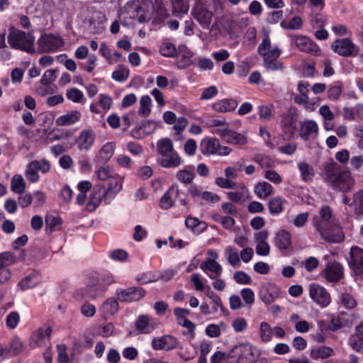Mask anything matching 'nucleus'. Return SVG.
Instances as JSON below:
<instances>
[{
  "mask_svg": "<svg viewBox=\"0 0 363 363\" xmlns=\"http://www.w3.org/2000/svg\"><path fill=\"white\" fill-rule=\"evenodd\" d=\"M130 71L128 68L121 67L112 72V78L116 82H124L129 77Z\"/></svg>",
  "mask_w": 363,
  "mask_h": 363,
  "instance_id": "nucleus-60",
  "label": "nucleus"
},
{
  "mask_svg": "<svg viewBox=\"0 0 363 363\" xmlns=\"http://www.w3.org/2000/svg\"><path fill=\"white\" fill-rule=\"evenodd\" d=\"M157 152L164 158L159 164L164 168H176L183 163L182 157L174 149L172 140L168 138H162L157 142Z\"/></svg>",
  "mask_w": 363,
  "mask_h": 363,
  "instance_id": "nucleus-3",
  "label": "nucleus"
},
{
  "mask_svg": "<svg viewBox=\"0 0 363 363\" xmlns=\"http://www.w3.org/2000/svg\"><path fill=\"white\" fill-rule=\"evenodd\" d=\"M325 278L329 282H338L343 277V267L337 262L328 263L324 270Z\"/></svg>",
  "mask_w": 363,
  "mask_h": 363,
  "instance_id": "nucleus-19",
  "label": "nucleus"
},
{
  "mask_svg": "<svg viewBox=\"0 0 363 363\" xmlns=\"http://www.w3.org/2000/svg\"><path fill=\"white\" fill-rule=\"evenodd\" d=\"M301 179L303 182L311 181L315 175L314 169L309 164L305 162H299L298 164Z\"/></svg>",
  "mask_w": 363,
  "mask_h": 363,
  "instance_id": "nucleus-38",
  "label": "nucleus"
},
{
  "mask_svg": "<svg viewBox=\"0 0 363 363\" xmlns=\"http://www.w3.org/2000/svg\"><path fill=\"white\" fill-rule=\"evenodd\" d=\"M81 113L78 111H72L67 114L60 116L56 120V123L60 126L71 125L79 121Z\"/></svg>",
  "mask_w": 363,
  "mask_h": 363,
  "instance_id": "nucleus-28",
  "label": "nucleus"
},
{
  "mask_svg": "<svg viewBox=\"0 0 363 363\" xmlns=\"http://www.w3.org/2000/svg\"><path fill=\"white\" fill-rule=\"evenodd\" d=\"M139 114L146 117L150 115L151 111L152 99L148 95H143L140 100Z\"/></svg>",
  "mask_w": 363,
  "mask_h": 363,
  "instance_id": "nucleus-47",
  "label": "nucleus"
},
{
  "mask_svg": "<svg viewBox=\"0 0 363 363\" xmlns=\"http://www.w3.org/2000/svg\"><path fill=\"white\" fill-rule=\"evenodd\" d=\"M318 131V126L314 121L308 120L301 123L300 137L304 141L309 140V136L312 133H317Z\"/></svg>",
  "mask_w": 363,
  "mask_h": 363,
  "instance_id": "nucleus-29",
  "label": "nucleus"
},
{
  "mask_svg": "<svg viewBox=\"0 0 363 363\" xmlns=\"http://www.w3.org/2000/svg\"><path fill=\"white\" fill-rule=\"evenodd\" d=\"M118 300L114 297L107 298L102 304V308L106 313L112 315L118 311Z\"/></svg>",
  "mask_w": 363,
  "mask_h": 363,
  "instance_id": "nucleus-45",
  "label": "nucleus"
},
{
  "mask_svg": "<svg viewBox=\"0 0 363 363\" xmlns=\"http://www.w3.org/2000/svg\"><path fill=\"white\" fill-rule=\"evenodd\" d=\"M39 282L40 278L38 273L35 271H33L18 282L17 288L21 291H25L35 287Z\"/></svg>",
  "mask_w": 363,
  "mask_h": 363,
  "instance_id": "nucleus-22",
  "label": "nucleus"
},
{
  "mask_svg": "<svg viewBox=\"0 0 363 363\" xmlns=\"http://www.w3.org/2000/svg\"><path fill=\"white\" fill-rule=\"evenodd\" d=\"M195 176L194 166L191 164L185 166L183 169L179 170L175 175L177 180L185 184H191Z\"/></svg>",
  "mask_w": 363,
  "mask_h": 363,
  "instance_id": "nucleus-26",
  "label": "nucleus"
},
{
  "mask_svg": "<svg viewBox=\"0 0 363 363\" xmlns=\"http://www.w3.org/2000/svg\"><path fill=\"white\" fill-rule=\"evenodd\" d=\"M343 84L340 81L334 82L328 89V98L331 101H337L342 92Z\"/></svg>",
  "mask_w": 363,
  "mask_h": 363,
  "instance_id": "nucleus-41",
  "label": "nucleus"
},
{
  "mask_svg": "<svg viewBox=\"0 0 363 363\" xmlns=\"http://www.w3.org/2000/svg\"><path fill=\"white\" fill-rule=\"evenodd\" d=\"M331 48L335 53L342 57H355L358 54L357 45L348 38L336 39Z\"/></svg>",
  "mask_w": 363,
  "mask_h": 363,
  "instance_id": "nucleus-12",
  "label": "nucleus"
},
{
  "mask_svg": "<svg viewBox=\"0 0 363 363\" xmlns=\"http://www.w3.org/2000/svg\"><path fill=\"white\" fill-rule=\"evenodd\" d=\"M200 268L204 272L210 271L216 274V276L208 275L211 279H215L216 277H219L222 273V266L217 262L216 260L212 259H208L204 263H201Z\"/></svg>",
  "mask_w": 363,
  "mask_h": 363,
  "instance_id": "nucleus-30",
  "label": "nucleus"
},
{
  "mask_svg": "<svg viewBox=\"0 0 363 363\" xmlns=\"http://www.w3.org/2000/svg\"><path fill=\"white\" fill-rule=\"evenodd\" d=\"M25 257L26 252L24 250H21L18 255H15L14 253L11 252H4L0 253V264L8 268V267L23 260Z\"/></svg>",
  "mask_w": 363,
  "mask_h": 363,
  "instance_id": "nucleus-24",
  "label": "nucleus"
},
{
  "mask_svg": "<svg viewBox=\"0 0 363 363\" xmlns=\"http://www.w3.org/2000/svg\"><path fill=\"white\" fill-rule=\"evenodd\" d=\"M11 190L16 194H22L26 189V182L21 174H15L11 181Z\"/></svg>",
  "mask_w": 363,
  "mask_h": 363,
  "instance_id": "nucleus-42",
  "label": "nucleus"
},
{
  "mask_svg": "<svg viewBox=\"0 0 363 363\" xmlns=\"http://www.w3.org/2000/svg\"><path fill=\"white\" fill-rule=\"evenodd\" d=\"M248 193L247 187L243 184L239 185V191L227 193L228 199L233 203H240L243 197Z\"/></svg>",
  "mask_w": 363,
  "mask_h": 363,
  "instance_id": "nucleus-44",
  "label": "nucleus"
},
{
  "mask_svg": "<svg viewBox=\"0 0 363 363\" xmlns=\"http://www.w3.org/2000/svg\"><path fill=\"white\" fill-rule=\"evenodd\" d=\"M191 14L203 28L206 29L209 28L213 13L208 9L206 3L203 0L196 1Z\"/></svg>",
  "mask_w": 363,
  "mask_h": 363,
  "instance_id": "nucleus-8",
  "label": "nucleus"
},
{
  "mask_svg": "<svg viewBox=\"0 0 363 363\" xmlns=\"http://www.w3.org/2000/svg\"><path fill=\"white\" fill-rule=\"evenodd\" d=\"M349 345L357 352H363V336L352 335L349 338Z\"/></svg>",
  "mask_w": 363,
  "mask_h": 363,
  "instance_id": "nucleus-54",
  "label": "nucleus"
},
{
  "mask_svg": "<svg viewBox=\"0 0 363 363\" xmlns=\"http://www.w3.org/2000/svg\"><path fill=\"white\" fill-rule=\"evenodd\" d=\"M273 328L267 322H262L259 328L260 338L262 342H268L272 340Z\"/></svg>",
  "mask_w": 363,
  "mask_h": 363,
  "instance_id": "nucleus-48",
  "label": "nucleus"
},
{
  "mask_svg": "<svg viewBox=\"0 0 363 363\" xmlns=\"http://www.w3.org/2000/svg\"><path fill=\"white\" fill-rule=\"evenodd\" d=\"M56 72L57 69H48L43 74L42 78L40 79V83L48 87L52 82H54L56 79Z\"/></svg>",
  "mask_w": 363,
  "mask_h": 363,
  "instance_id": "nucleus-59",
  "label": "nucleus"
},
{
  "mask_svg": "<svg viewBox=\"0 0 363 363\" xmlns=\"http://www.w3.org/2000/svg\"><path fill=\"white\" fill-rule=\"evenodd\" d=\"M350 206L357 214L363 215V190L358 191L353 195V200Z\"/></svg>",
  "mask_w": 363,
  "mask_h": 363,
  "instance_id": "nucleus-43",
  "label": "nucleus"
},
{
  "mask_svg": "<svg viewBox=\"0 0 363 363\" xmlns=\"http://www.w3.org/2000/svg\"><path fill=\"white\" fill-rule=\"evenodd\" d=\"M151 345L155 350L170 351L179 347V341L177 338L171 335H165L153 338Z\"/></svg>",
  "mask_w": 363,
  "mask_h": 363,
  "instance_id": "nucleus-14",
  "label": "nucleus"
},
{
  "mask_svg": "<svg viewBox=\"0 0 363 363\" xmlns=\"http://www.w3.org/2000/svg\"><path fill=\"white\" fill-rule=\"evenodd\" d=\"M122 14L124 18L137 20L140 23L147 22L150 20L139 0L128 1L124 6Z\"/></svg>",
  "mask_w": 363,
  "mask_h": 363,
  "instance_id": "nucleus-9",
  "label": "nucleus"
},
{
  "mask_svg": "<svg viewBox=\"0 0 363 363\" xmlns=\"http://www.w3.org/2000/svg\"><path fill=\"white\" fill-rule=\"evenodd\" d=\"M186 227L194 233H201L207 228L206 222L199 220L197 218L188 216L185 219Z\"/></svg>",
  "mask_w": 363,
  "mask_h": 363,
  "instance_id": "nucleus-31",
  "label": "nucleus"
},
{
  "mask_svg": "<svg viewBox=\"0 0 363 363\" xmlns=\"http://www.w3.org/2000/svg\"><path fill=\"white\" fill-rule=\"evenodd\" d=\"M114 282V277L111 272L104 271L97 273L91 277V284L84 289V294L91 298L103 296Z\"/></svg>",
  "mask_w": 363,
  "mask_h": 363,
  "instance_id": "nucleus-6",
  "label": "nucleus"
},
{
  "mask_svg": "<svg viewBox=\"0 0 363 363\" xmlns=\"http://www.w3.org/2000/svg\"><path fill=\"white\" fill-rule=\"evenodd\" d=\"M154 318L141 314L138 316L135 321V329L140 334H150L156 328V325L152 322Z\"/></svg>",
  "mask_w": 363,
  "mask_h": 363,
  "instance_id": "nucleus-17",
  "label": "nucleus"
},
{
  "mask_svg": "<svg viewBox=\"0 0 363 363\" xmlns=\"http://www.w3.org/2000/svg\"><path fill=\"white\" fill-rule=\"evenodd\" d=\"M157 280V278L152 272H145L139 274L135 277V281L140 285H145Z\"/></svg>",
  "mask_w": 363,
  "mask_h": 363,
  "instance_id": "nucleus-51",
  "label": "nucleus"
},
{
  "mask_svg": "<svg viewBox=\"0 0 363 363\" xmlns=\"http://www.w3.org/2000/svg\"><path fill=\"white\" fill-rule=\"evenodd\" d=\"M108 188H106L107 191V197L106 200V204H109L112 200L115 198L116 195L121 190L122 184L113 178H111L108 180Z\"/></svg>",
  "mask_w": 363,
  "mask_h": 363,
  "instance_id": "nucleus-34",
  "label": "nucleus"
},
{
  "mask_svg": "<svg viewBox=\"0 0 363 363\" xmlns=\"http://www.w3.org/2000/svg\"><path fill=\"white\" fill-rule=\"evenodd\" d=\"M264 66L270 70H278L282 67V64L277 59L271 57L269 54L264 55Z\"/></svg>",
  "mask_w": 363,
  "mask_h": 363,
  "instance_id": "nucleus-61",
  "label": "nucleus"
},
{
  "mask_svg": "<svg viewBox=\"0 0 363 363\" xmlns=\"http://www.w3.org/2000/svg\"><path fill=\"white\" fill-rule=\"evenodd\" d=\"M340 301L346 308L352 309L357 306V301L354 298L347 293L341 294Z\"/></svg>",
  "mask_w": 363,
  "mask_h": 363,
  "instance_id": "nucleus-63",
  "label": "nucleus"
},
{
  "mask_svg": "<svg viewBox=\"0 0 363 363\" xmlns=\"http://www.w3.org/2000/svg\"><path fill=\"white\" fill-rule=\"evenodd\" d=\"M225 256L228 262L233 266H240V259L238 250L233 247H229L225 250Z\"/></svg>",
  "mask_w": 363,
  "mask_h": 363,
  "instance_id": "nucleus-50",
  "label": "nucleus"
},
{
  "mask_svg": "<svg viewBox=\"0 0 363 363\" xmlns=\"http://www.w3.org/2000/svg\"><path fill=\"white\" fill-rule=\"evenodd\" d=\"M255 350L249 342L235 345L228 351V363H267L264 358L255 359Z\"/></svg>",
  "mask_w": 363,
  "mask_h": 363,
  "instance_id": "nucleus-5",
  "label": "nucleus"
},
{
  "mask_svg": "<svg viewBox=\"0 0 363 363\" xmlns=\"http://www.w3.org/2000/svg\"><path fill=\"white\" fill-rule=\"evenodd\" d=\"M95 138V133L91 129L82 130L75 140L77 148L82 151L90 150L94 143Z\"/></svg>",
  "mask_w": 363,
  "mask_h": 363,
  "instance_id": "nucleus-15",
  "label": "nucleus"
},
{
  "mask_svg": "<svg viewBox=\"0 0 363 363\" xmlns=\"http://www.w3.org/2000/svg\"><path fill=\"white\" fill-rule=\"evenodd\" d=\"M66 96L74 103H82L84 99V94L77 88H72L67 91Z\"/></svg>",
  "mask_w": 363,
  "mask_h": 363,
  "instance_id": "nucleus-55",
  "label": "nucleus"
},
{
  "mask_svg": "<svg viewBox=\"0 0 363 363\" xmlns=\"http://www.w3.org/2000/svg\"><path fill=\"white\" fill-rule=\"evenodd\" d=\"M52 330L50 327H48L45 329L42 328H39L33 335V336L36 337V344L41 343L45 339H50L52 334Z\"/></svg>",
  "mask_w": 363,
  "mask_h": 363,
  "instance_id": "nucleus-58",
  "label": "nucleus"
},
{
  "mask_svg": "<svg viewBox=\"0 0 363 363\" xmlns=\"http://www.w3.org/2000/svg\"><path fill=\"white\" fill-rule=\"evenodd\" d=\"M287 203L285 199L281 196H276L268 202V208L270 214L278 215L284 211V205Z\"/></svg>",
  "mask_w": 363,
  "mask_h": 363,
  "instance_id": "nucleus-32",
  "label": "nucleus"
},
{
  "mask_svg": "<svg viewBox=\"0 0 363 363\" xmlns=\"http://www.w3.org/2000/svg\"><path fill=\"white\" fill-rule=\"evenodd\" d=\"M291 44L294 45L301 52L310 53L314 56H319L320 55L321 50L318 45L305 35H291Z\"/></svg>",
  "mask_w": 363,
  "mask_h": 363,
  "instance_id": "nucleus-11",
  "label": "nucleus"
},
{
  "mask_svg": "<svg viewBox=\"0 0 363 363\" xmlns=\"http://www.w3.org/2000/svg\"><path fill=\"white\" fill-rule=\"evenodd\" d=\"M333 350L327 346H320L311 350L310 356L313 359H326L332 356Z\"/></svg>",
  "mask_w": 363,
  "mask_h": 363,
  "instance_id": "nucleus-36",
  "label": "nucleus"
},
{
  "mask_svg": "<svg viewBox=\"0 0 363 363\" xmlns=\"http://www.w3.org/2000/svg\"><path fill=\"white\" fill-rule=\"evenodd\" d=\"M281 126L286 134L289 135L290 137L294 136L296 125L292 116L289 115L286 116L281 121Z\"/></svg>",
  "mask_w": 363,
  "mask_h": 363,
  "instance_id": "nucleus-46",
  "label": "nucleus"
},
{
  "mask_svg": "<svg viewBox=\"0 0 363 363\" xmlns=\"http://www.w3.org/2000/svg\"><path fill=\"white\" fill-rule=\"evenodd\" d=\"M348 262L357 273L363 274V249L357 246L352 247Z\"/></svg>",
  "mask_w": 363,
  "mask_h": 363,
  "instance_id": "nucleus-18",
  "label": "nucleus"
},
{
  "mask_svg": "<svg viewBox=\"0 0 363 363\" xmlns=\"http://www.w3.org/2000/svg\"><path fill=\"white\" fill-rule=\"evenodd\" d=\"M67 346L65 344L57 345V361L59 363H67L69 360L67 353Z\"/></svg>",
  "mask_w": 363,
  "mask_h": 363,
  "instance_id": "nucleus-64",
  "label": "nucleus"
},
{
  "mask_svg": "<svg viewBox=\"0 0 363 363\" xmlns=\"http://www.w3.org/2000/svg\"><path fill=\"white\" fill-rule=\"evenodd\" d=\"M279 295V289L275 286H270L266 289L261 290L259 296L262 301L266 304L274 302Z\"/></svg>",
  "mask_w": 363,
  "mask_h": 363,
  "instance_id": "nucleus-33",
  "label": "nucleus"
},
{
  "mask_svg": "<svg viewBox=\"0 0 363 363\" xmlns=\"http://www.w3.org/2000/svg\"><path fill=\"white\" fill-rule=\"evenodd\" d=\"M25 176L26 179L32 183L38 182L40 179L38 170L32 166L31 162H29L27 166V169L25 172Z\"/></svg>",
  "mask_w": 363,
  "mask_h": 363,
  "instance_id": "nucleus-62",
  "label": "nucleus"
},
{
  "mask_svg": "<svg viewBox=\"0 0 363 363\" xmlns=\"http://www.w3.org/2000/svg\"><path fill=\"white\" fill-rule=\"evenodd\" d=\"M309 296L322 308L328 306L331 302V297L327 289L318 284H310Z\"/></svg>",
  "mask_w": 363,
  "mask_h": 363,
  "instance_id": "nucleus-13",
  "label": "nucleus"
},
{
  "mask_svg": "<svg viewBox=\"0 0 363 363\" xmlns=\"http://www.w3.org/2000/svg\"><path fill=\"white\" fill-rule=\"evenodd\" d=\"M189 9V4L184 0H175L172 2V13L176 17L182 18L188 13Z\"/></svg>",
  "mask_w": 363,
  "mask_h": 363,
  "instance_id": "nucleus-40",
  "label": "nucleus"
},
{
  "mask_svg": "<svg viewBox=\"0 0 363 363\" xmlns=\"http://www.w3.org/2000/svg\"><path fill=\"white\" fill-rule=\"evenodd\" d=\"M225 141L231 145H244L247 144V139L244 135L230 129Z\"/></svg>",
  "mask_w": 363,
  "mask_h": 363,
  "instance_id": "nucleus-37",
  "label": "nucleus"
},
{
  "mask_svg": "<svg viewBox=\"0 0 363 363\" xmlns=\"http://www.w3.org/2000/svg\"><path fill=\"white\" fill-rule=\"evenodd\" d=\"M37 51L39 54L57 52L65 45L63 38L54 33H43L37 41Z\"/></svg>",
  "mask_w": 363,
  "mask_h": 363,
  "instance_id": "nucleus-7",
  "label": "nucleus"
},
{
  "mask_svg": "<svg viewBox=\"0 0 363 363\" xmlns=\"http://www.w3.org/2000/svg\"><path fill=\"white\" fill-rule=\"evenodd\" d=\"M147 294L146 290L141 286H130L126 289H117L116 296L122 303L138 302Z\"/></svg>",
  "mask_w": 363,
  "mask_h": 363,
  "instance_id": "nucleus-10",
  "label": "nucleus"
},
{
  "mask_svg": "<svg viewBox=\"0 0 363 363\" xmlns=\"http://www.w3.org/2000/svg\"><path fill=\"white\" fill-rule=\"evenodd\" d=\"M179 190L177 185H172L162 196L160 206L164 210H167L172 208L174 205V201L176 197L179 196Z\"/></svg>",
  "mask_w": 363,
  "mask_h": 363,
  "instance_id": "nucleus-21",
  "label": "nucleus"
},
{
  "mask_svg": "<svg viewBox=\"0 0 363 363\" xmlns=\"http://www.w3.org/2000/svg\"><path fill=\"white\" fill-rule=\"evenodd\" d=\"M291 235L286 230H279L275 237V245L281 250H286L291 247Z\"/></svg>",
  "mask_w": 363,
  "mask_h": 363,
  "instance_id": "nucleus-25",
  "label": "nucleus"
},
{
  "mask_svg": "<svg viewBox=\"0 0 363 363\" xmlns=\"http://www.w3.org/2000/svg\"><path fill=\"white\" fill-rule=\"evenodd\" d=\"M332 208L328 205L323 206L319 216L313 217V223L320 236L329 242H340L344 240L345 235L341 228L331 220Z\"/></svg>",
  "mask_w": 363,
  "mask_h": 363,
  "instance_id": "nucleus-2",
  "label": "nucleus"
},
{
  "mask_svg": "<svg viewBox=\"0 0 363 363\" xmlns=\"http://www.w3.org/2000/svg\"><path fill=\"white\" fill-rule=\"evenodd\" d=\"M116 145L113 142H108L103 145L99 151V158L103 162H108L113 156Z\"/></svg>",
  "mask_w": 363,
  "mask_h": 363,
  "instance_id": "nucleus-39",
  "label": "nucleus"
},
{
  "mask_svg": "<svg viewBox=\"0 0 363 363\" xmlns=\"http://www.w3.org/2000/svg\"><path fill=\"white\" fill-rule=\"evenodd\" d=\"M352 321L347 318V314L340 313L330 320V331L335 332L342 328L350 326Z\"/></svg>",
  "mask_w": 363,
  "mask_h": 363,
  "instance_id": "nucleus-27",
  "label": "nucleus"
},
{
  "mask_svg": "<svg viewBox=\"0 0 363 363\" xmlns=\"http://www.w3.org/2000/svg\"><path fill=\"white\" fill-rule=\"evenodd\" d=\"M238 105V101L234 99H223L213 103L211 108L216 112L226 113L234 111Z\"/></svg>",
  "mask_w": 363,
  "mask_h": 363,
  "instance_id": "nucleus-23",
  "label": "nucleus"
},
{
  "mask_svg": "<svg viewBox=\"0 0 363 363\" xmlns=\"http://www.w3.org/2000/svg\"><path fill=\"white\" fill-rule=\"evenodd\" d=\"M8 43L11 48L35 54V36L31 33H26L17 28H11L8 35Z\"/></svg>",
  "mask_w": 363,
  "mask_h": 363,
  "instance_id": "nucleus-4",
  "label": "nucleus"
},
{
  "mask_svg": "<svg viewBox=\"0 0 363 363\" xmlns=\"http://www.w3.org/2000/svg\"><path fill=\"white\" fill-rule=\"evenodd\" d=\"M160 52L164 57H174L177 55V48L173 43L165 42L161 45Z\"/></svg>",
  "mask_w": 363,
  "mask_h": 363,
  "instance_id": "nucleus-49",
  "label": "nucleus"
},
{
  "mask_svg": "<svg viewBox=\"0 0 363 363\" xmlns=\"http://www.w3.org/2000/svg\"><path fill=\"white\" fill-rule=\"evenodd\" d=\"M273 186L267 182H259L255 187V192L259 199H266L273 193Z\"/></svg>",
  "mask_w": 363,
  "mask_h": 363,
  "instance_id": "nucleus-35",
  "label": "nucleus"
},
{
  "mask_svg": "<svg viewBox=\"0 0 363 363\" xmlns=\"http://www.w3.org/2000/svg\"><path fill=\"white\" fill-rule=\"evenodd\" d=\"M32 166L38 171H40L43 174H46L50 171V163L45 159H43L40 161L33 160L30 162Z\"/></svg>",
  "mask_w": 363,
  "mask_h": 363,
  "instance_id": "nucleus-57",
  "label": "nucleus"
},
{
  "mask_svg": "<svg viewBox=\"0 0 363 363\" xmlns=\"http://www.w3.org/2000/svg\"><path fill=\"white\" fill-rule=\"evenodd\" d=\"M62 225V220L59 217L46 216L45 218V230L47 233H52L56 230L57 226Z\"/></svg>",
  "mask_w": 363,
  "mask_h": 363,
  "instance_id": "nucleus-53",
  "label": "nucleus"
},
{
  "mask_svg": "<svg viewBox=\"0 0 363 363\" xmlns=\"http://www.w3.org/2000/svg\"><path fill=\"white\" fill-rule=\"evenodd\" d=\"M323 179L328 186L337 192H350L355 186V181L350 169L333 160L323 163Z\"/></svg>",
  "mask_w": 363,
  "mask_h": 363,
  "instance_id": "nucleus-1",
  "label": "nucleus"
},
{
  "mask_svg": "<svg viewBox=\"0 0 363 363\" xmlns=\"http://www.w3.org/2000/svg\"><path fill=\"white\" fill-rule=\"evenodd\" d=\"M303 26V21L299 16H294L286 24L285 21L281 23V26L286 30H298Z\"/></svg>",
  "mask_w": 363,
  "mask_h": 363,
  "instance_id": "nucleus-52",
  "label": "nucleus"
},
{
  "mask_svg": "<svg viewBox=\"0 0 363 363\" xmlns=\"http://www.w3.org/2000/svg\"><path fill=\"white\" fill-rule=\"evenodd\" d=\"M220 147V141L216 138H205L200 143V150L203 155H216Z\"/></svg>",
  "mask_w": 363,
  "mask_h": 363,
  "instance_id": "nucleus-20",
  "label": "nucleus"
},
{
  "mask_svg": "<svg viewBox=\"0 0 363 363\" xmlns=\"http://www.w3.org/2000/svg\"><path fill=\"white\" fill-rule=\"evenodd\" d=\"M107 191L106 187L103 186L96 185L93 189L92 194L89 197V201L87 203V208L90 211H94L101 203L104 201L106 203L107 197Z\"/></svg>",
  "mask_w": 363,
  "mask_h": 363,
  "instance_id": "nucleus-16",
  "label": "nucleus"
},
{
  "mask_svg": "<svg viewBox=\"0 0 363 363\" xmlns=\"http://www.w3.org/2000/svg\"><path fill=\"white\" fill-rule=\"evenodd\" d=\"M20 322V315L17 311H11L6 318V325L9 329H15Z\"/></svg>",
  "mask_w": 363,
  "mask_h": 363,
  "instance_id": "nucleus-56",
  "label": "nucleus"
}]
</instances>
